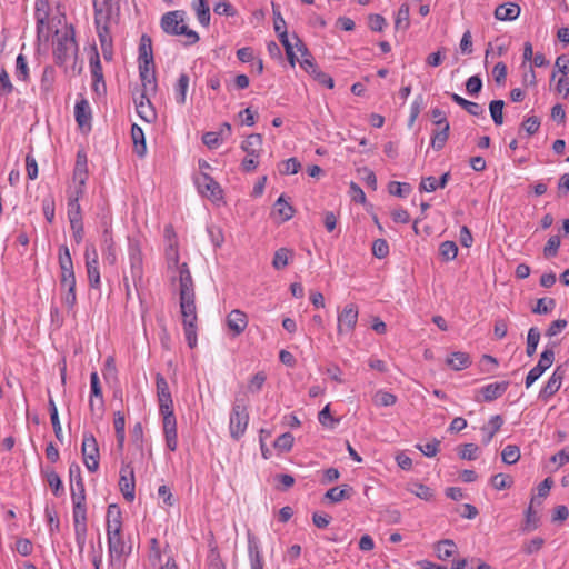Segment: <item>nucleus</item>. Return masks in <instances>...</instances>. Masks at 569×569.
<instances>
[{"mask_svg":"<svg viewBox=\"0 0 569 569\" xmlns=\"http://www.w3.org/2000/svg\"><path fill=\"white\" fill-rule=\"evenodd\" d=\"M179 305L186 340L193 349L197 346V306L194 283L187 263L179 266Z\"/></svg>","mask_w":569,"mask_h":569,"instance_id":"1","label":"nucleus"},{"mask_svg":"<svg viewBox=\"0 0 569 569\" xmlns=\"http://www.w3.org/2000/svg\"><path fill=\"white\" fill-rule=\"evenodd\" d=\"M184 16L186 12L182 10L164 13L161 18V28L168 34L184 36V44L191 46L199 41V34L184 23Z\"/></svg>","mask_w":569,"mask_h":569,"instance_id":"2","label":"nucleus"},{"mask_svg":"<svg viewBox=\"0 0 569 569\" xmlns=\"http://www.w3.org/2000/svg\"><path fill=\"white\" fill-rule=\"evenodd\" d=\"M248 423L249 413L246 400L243 398H236L229 421L231 438L239 440L244 435Z\"/></svg>","mask_w":569,"mask_h":569,"instance_id":"3","label":"nucleus"},{"mask_svg":"<svg viewBox=\"0 0 569 569\" xmlns=\"http://www.w3.org/2000/svg\"><path fill=\"white\" fill-rule=\"evenodd\" d=\"M56 34L53 54L57 63L62 64L77 51V43L72 29L57 31Z\"/></svg>","mask_w":569,"mask_h":569,"instance_id":"4","label":"nucleus"},{"mask_svg":"<svg viewBox=\"0 0 569 569\" xmlns=\"http://www.w3.org/2000/svg\"><path fill=\"white\" fill-rule=\"evenodd\" d=\"M83 463L90 472H96L99 468V447L94 436L91 432H84L81 446Z\"/></svg>","mask_w":569,"mask_h":569,"instance_id":"5","label":"nucleus"},{"mask_svg":"<svg viewBox=\"0 0 569 569\" xmlns=\"http://www.w3.org/2000/svg\"><path fill=\"white\" fill-rule=\"evenodd\" d=\"M358 306L353 302L347 303L338 313V335L353 331L358 322Z\"/></svg>","mask_w":569,"mask_h":569,"instance_id":"6","label":"nucleus"},{"mask_svg":"<svg viewBox=\"0 0 569 569\" xmlns=\"http://www.w3.org/2000/svg\"><path fill=\"white\" fill-rule=\"evenodd\" d=\"M555 361L553 348H546L538 361V363L528 372L526 377V387L529 388L541 375L549 369Z\"/></svg>","mask_w":569,"mask_h":569,"instance_id":"7","label":"nucleus"},{"mask_svg":"<svg viewBox=\"0 0 569 569\" xmlns=\"http://www.w3.org/2000/svg\"><path fill=\"white\" fill-rule=\"evenodd\" d=\"M196 184L202 196L208 197L213 201L222 199V189L209 174L200 173L196 178Z\"/></svg>","mask_w":569,"mask_h":569,"instance_id":"8","label":"nucleus"},{"mask_svg":"<svg viewBox=\"0 0 569 569\" xmlns=\"http://www.w3.org/2000/svg\"><path fill=\"white\" fill-rule=\"evenodd\" d=\"M119 487L127 501L131 502L134 500V472L130 465L122 466Z\"/></svg>","mask_w":569,"mask_h":569,"instance_id":"9","label":"nucleus"},{"mask_svg":"<svg viewBox=\"0 0 569 569\" xmlns=\"http://www.w3.org/2000/svg\"><path fill=\"white\" fill-rule=\"evenodd\" d=\"M300 67L311 74L315 80H317L320 84L326 86L329 89H332L335 86L333 79L328 76L327 73L322 72L318 69L317 64L315 63L313 58H305L302 60H299Z\"/></svg>","mask_w":569,"mask_h":569,"instance_id":"10","label":"nucleus"},{"mask_svg":"<svg viewBox=\"0 0 569 569\" xmlns=\"http://www.w3.org/2000/svg\"><path fill=\"white\" fill-rule=\"evenodd\" d=\"M129 262H130V274L134 282L141 281L143 276L142 269V253L137 243H131L129 247Z\"/></svg>","mask_w":569,"mask_h":569,"instance_id":"11","label":"nucleus"},{"mask_svg":"<svg viewBox=\"0 0 569 569\" xmlns=\"http://www.w3.org/2000/svg\"><path fill=\"white\" fill-rule=\"evenodd\" d=\"M84 257L89 284L91 288L98 289L100 287V272L96 248H92V259H89V248H86Z\"/></svg>","mask_w":569,"mask_h":569,"instance_id":"12","label":"nucleus"},{"mask_svg":"<svg viewBox=\"0 0 569 569\" xmlns=\"http://www.w3.org/2000/svg\"><path fill=\"white\" fill-rule=\"evenodd\" d=\"M228 328L232 331L233 336H240L248 326V317L240 309H233L226 319Z\"/></svg>","mask_w":569,"mask_h":569,"instance_id":"13","label":"nucleus"},{"mask_svg":"<svg viewBox=\"0 0 569 569\" xmlns=\"http://www.w3.org/2000/svg\"><path fill=\"white\" fill-rule=\"evenodd\" d=\"M149 91H142L139 98L134 99L136 109L138 114L147 122H152L156 119V111L148 98Z\"/></svg>","mask_w":569,"mask_h":569,"instance_id":"14","label":"nucleus"},{"mask_svg":"<svg viewBox=\"0 0 569 569\" xmlns=\"http://www.w3.org/2000/svg\"><path fill=\"white\" fill-rule=\"evenodd\" d=\"M563 377L565 370L561 367H557L546 386L541 389L539 397L547 400L553 396L560 389Z\"/></svg>","mask_w":569,"mask_h":569,"instance_id":"15","label":"nucleus"},{"mask_svg":"<svg viewBox=\"0 0 569 569\" xmlns=\"http://www.w3.org/2000/svg\"><path fill=\"white\" fill-rule=\"evenodd\" d=\"M248 553L251 569H263V557L260 551L259 541L254 535L248 532Z\"/></svg>","mask_w":569,"mask_h":569,"instance_id":"16","label":"nucleus"},{"mask_svg":"<svg viewBox=\"0 0 569 569\" xmlns=\"http://www.w3.org/2000/svg\"><path fill=\"white\" fill-rule=\"evenodd\" d=\"M49 19V2L48 0H37L36 1V20H37V31L38 36L46 38L49 37V33L47 32L44 34V28L48 23Z\"/></svg>","mask_w":569,"mask_h":569,"instance_id":"17","label":"nucleus"},{"mask_svg":"<svg viewBox=\"0 0 569 569\" xmlns=\"http://www.w3.org/2000/svg\"><path fill=\"white\" fill-rule=\"evenodd\" d=\"M74 116L76 121L81 129L91 128V108L88 100L82 98L76 103Z\"/></svg>","mask_w":569,"mask_h":569,"instance_id":"18","label":"nucleus"},{"mask_svg":"<svg viewBox=\"0 0 569 569\" xmlns=\"http://www.w3.org/2000/svg\"><path fill=\"white\" fill-rule=\"evenodd\" d=\"M107 537L111 559H120L122 556L130 553L131 546H126L121 533Z\"/></svg>","mask_w":569,"mask_h":569,"instance_id":"19","label":"nucleus"},{"mask_svg":"<svg viewBox=\"0 0 569 569\" xmlns=\"http://www.w3.org/2000/svg\"><path fill=\"white\" fill-rule=\"evenodd\" d=\"M140 78L142 81L143 90L154 93L157 90L156 72L152 64L140 63L139 64Z\"/></svg>","mask_w":569,"mask_h":569,"instance_id":"20","label":"nucleus"},{"mask_svg":"<svg viewBox=\"0 0 569 569\" xmlns=\"http://www.w3.org/2000/svg\"><path fill=\"white\" fill-rule=\"evenodd\" d=\"M509 387L508 381L489 383L480 389L483 401L490 402L501 397Z\"/></svg>","mask_w":569,"mask_h":569,"instance_id":"21","label":"nucleus"},{"mask_svg":"<svg viewBox=\"0 0 569 569\" xmlns=\"http://www.w3.org/2000/svg\"><path fill=\"white\" fill-rule=\"evenodd\" d=\"M520 11L517 3L500 4L495 10V18L501 21H512L519 17Z\"/></svg>","mask_w":569,"mask_h":569,"instance_id":"22","label":"nucleus"},{"mask_svg":"<svg viewBox=\"0 0 569 569\" xmlns=\"http://www.w3.org/2000/svg\"><path fill=\"white\" fill-rule=\"evenodd\" d=\"M262 147V136L252 133L242 142L241 149L249 156L258 158Z\"/></svg>","mask_w":569,"mask_h":569,"instance_id":"23","label":"nucleus"},{"mask_svg":"<svg viewBox=\"0 0 569 569\" xmlns=\"http://www.w3.org/2000/svg\"><path fill=\"white\" fill-rule=\"evenodd\" d=\"M58 260L61 269V277L74 274L72 258L67 246H61L59 248Z\"/></svg>","mask_w":569,"mask_h":569,"instance_id":"24","label":"nucleus"},{"mask_svg":"<svg viewBox=\"0 0 569 569\" xmlns=\"http://www.w3.org/2000/svg\"><path fill=\"white\" fill-rule=\"evenodd\" d=\"M502 425H503V419L500 415L492 416L490 418L488 425L483 426L481 428V431L485 433L482 442L485 445H488L491 441V439L493 438V436L496 435V432H498L500 430Z\"/></svg>","mask_w":569,"mask_h":569,"instance_id":"25","label":"nucleus"},{"mask_svg":"<svg viewBox=\"0 0 569 569\" xmlns=\"http://www.w3.org/2000/svg\"><path fill=\"white\" fill-rule=\"evenodd\" d=\"M131 138L134 144V151L137 156L140 158L144 157L147 152L144 133L142 129L136 123L131 127Z\"/></svg>","mask_w":569,"mask_h":569,"instance_id":"26","label":"nucleus"},{"mask_svg":"<svg viewBox=\"0 0 569 569\" xmlns=\"http://www.w3.org/2000/svg\"><path fill=\"white\" fill-rule=\"evenodd\" d=\"M192 9L196 12L199 23L203 27L210 24V7L207 0H193Z\"/></svg>","mask_w":569,"mask_h":569,"instance_id":"27","label":"nucleus"},{"mask_svg":"<svg viewBox=\"0 0 569 569\" xmlns=\"http://www.w3.org/2000/svg\"><path fill=\"white\" fill-rule=\"evenodd\" d=\"M446 363L453 370H462L470 366V356L466 352H452L446 360Z\"/></svg>","mask_w":569,"mask_h":569,"instance_id":"28","label":"nucleus"},{"mask_svg":"<svg viewBox=\"0 0 569 569\" xmlns=\"http://www.w3.org/2000/svg\"><path fill=\"white\" fill-rule=\"evenodd\" d=\"M352 495V488L348 485H343L342 487H333L329 489L325 497L329 499L331 502H340L345 499H349Z\"/></svg>","mask_w":569,"mask_h":569,"instance_id":"29","label":"nucleus"},{"mask_svg":"<svg viewBox=\"0 0 569 569\" xmlns=\"http://www.w3.org/2000/svg\"><path fill=\"white\" fill-rule=\"evenodd\" d=\"M82 194V190L76 191L74 196H71L68 201V218L70 222L76 220H82L81 208L79 204V198Z\"/></svg>","mask_w":569,"mask_h":569,"instance_id":"30","label":"nucleus"},{"mask_svg":"<svg viewBox=\"0 0 569 569\" xmlns=\"http://www.w3.org/2000/svg\"><path fill=\"white\" fill-rule=\"evenodd\" d=\"M140 63H146V64L153 63L151 39L147 36H142L140 46H139V64Z\"/></svg>","mask_w":569,"mask_h":569,"instance_id":"31","label":"nucleus"},{"mask_svg":"<svg viewBox=\"0 0 569 569\" xmlns=\"http://www.w3.org/2000/svg\"><path fill=\"white\" fill-rule=\"evenodd\" d=\"M410 26V8L407 3H403L398 9L395 28L397 30H407Z\"/></svg>","mask_w":569,"mask_h":569,"instance_id":"32","label":"nucleus"},{"mask_svg":"<svg viewBox=\"0 0 569 569\" xmlns=\"http://www.w3.org/2000/svg\"><path fill=\"white\" fill-rule=\"evenodd\" d=\"M449 130L450 124L446 123L445 127L438 128V130L433 133V137L431 139V146L435 150L439 151L445 147L449 138Z\"/></svg>","mask_w":569,"mask_h":569,"instance_id":"33","label":"nucleus"},{"mask_svg":"<svg viewBox=\"0 0 569 569\" xmlns=\"http://www.w3.org/2000/svg\"><path fill=\"white\" fill-rule=\"evenodd\" d=\"M189 87V77L186 73H181L176 84V101L179 104L186 103L187 90Z\"/></svg>","mask_w":569,"mask_h":569,"instance_id":"34","label":"nucleus"},{"mask_svg":"<svg viewBox=\"0 0 569 569\" xmlns=\"http://www.w3.org/2000/svg\"><path fill=\"white\" fill-rule=\"evenodd\" d=\"M436 552L439 559L446 560L456 552V545L452 540H441L436 545Z\"/></svg>","mask_w":569,"mask_h":569,"instance_id":"35","label":"nucleus"},{"mask_svg":"<svg viewBox=\"0 0 569 569\" xmlns=\"http://www.w3.org/2000/svg\"><path fill=\"white\" fill-rule=\"evenodd\" d=\"M292 257V251L287 248H280L274 252V257L272 260V267L276 270H281L288 266L290 258Z\"/></svg>","mask_w":569,"mask_h":569,"instance_id":"36","label":"nucleus"},{"mask_svg":"<svg viewBox=\"0 0 569 569\" xmlns=\"http://www.w3.org/2000/svg\"><path fill=\"white\" fill-rule=\"evenodd\" d=\"M372 401L377 407H390L397 402V397L388 391L378 390L373 395Z\"/></svg>","mask_w":569,"mask_h":569,"instance_id":"37","label":"nucleus"},{"mask_svg":"<svg viewBox=\"0 0 569 569\" xmlns=\"http://www.w3.org/2000/svg\"><path fill=\"white\" fill-rule=\"evenodd\" d=\"M274 211L281 218V221H288L293 216V208L281 196L274 203Z\"/></svg>","mask_w":569,"mask_h":569,"instance_id":"38","label":"nucleus"},{"mask_svg":"<svg viewBox=\"0 0 569 569\" xmlns=\"http://www.w3.org/2000/svg\"><path fill=\"white\" fill-rule=\"evenodd\" d=\"M503 100H492L489 103L490 116L497 126H501L503 123Z\"/></svg>","mask_w":569,"mask_h":569,"instance_id":"39","label":"nucleus"},{"mask_svg":"<svg viewBox=\"0 0 569 569\" xmlns=\"http://www.w3.org/2000/svg\"><path fill=\"white\" fill-rule=\"evenodd\" d=\"M540 340V331L537 327H531L527 335V348L526 352L529 357L536 353L538 343Z\"/></svg>","mask_w":569,"mask_h":569,"instance_id":"40","label":"nucleus"},{"mask_svg":"<svg viewBox=\"0 0 569 569\" xmlns=\"http://www.w3.org/2000/svg\"><path fill=\"white\" fill-rule=\"evenodd\" d=\"M502 461L507 465H513L520 459V449L516 445H508L501 452Z\"/></svg>","mask_w":569,"mask_h":569,"instance_id":"41","label":"nucleus"},{"mask_svg":"<svg viewBox=\"0 0 569 569\" xmlns=\"http://www.w3.org/2000/svg\"><path fill=\"white\" fill-rule=\"evenodd\" d=\"M87 177V158L84 154L79 152L77 154V163L74 169V179L79 180V183L82 186L84 184Z\"/></svg>","mask_w":569,"mask_h":569,"instance_id":"42","label":"nucleus"},{"mask_svg":"<svg viewBox=\"0 0 569 569\" xmlns=\"http://www.w3.org/2000/svg\"><path fill=\"white\" fill-rule=\"evenodd\" d=\"M389 192L392 196H397L400 198L407 197L411 192V186L406 182L391 181L389 183Z\"/></svg>","mask_w":569,"mask_h":569,"instance_id":"43","label":"nucleus"},{"mask_svg":"<svg viewBox=\"0 0 569 569\" xmlns=\"http://www.w3.org/2000/svg\"><path fill=\"white\" fill-rule=\"evenodd\" d=\"M280 42L284 47L287 58L290 64L293 67L296 63V53L293 51V43L288 38L287 30H282V32L278 33Z\"/></svg>","mask_w":569,"mask_h":569,"instance_id":"44","label":"nucleus"},{"mask_svg":"<svg viewBox=\"0 0 569 569\" xmlns=\"http://www.w3.org/2000/svg\"><path fill=\"white\" fill-rule=\"evenodd\" d=\"M439 251L445 260L450 261L457 257L458 247L453 241H445L440 244Z\"/></svg>","mask_w":569,"mask_h":569,"instance_id":"45","label":"nucleus"},{"mask_svg":"<svg viewBox=\"0 0 569 569\" xmlns=\"http://www.w3.org/2000/svg\"><path fill=\"white\" fill-rule=\"evenodd\" d=\"M533 502H535V498L531 500V503L526 512V523L523 527V530H526V531H531V530L537 529L538 523H539V517L532 508Z\"/></svg>","mask_w":569,"mask_h":569,"instance_id":"46","label":"nucleus"},{"mask_svg":"<svg viewBox=\"0 0 569 569\" xmlns=\"http://www.w3.org/2000/svg\"><path fill=\"white\" fill-rule=\"evenodd\" d=\"M556 306V301L552 298H540L537 301V306L532 309L533 313L537 315H547Z\"/></svg>","mask_w":569,"mask_h":569,"instance_id":"47","label":"nucleus"},{"mask_svg":"<svg viewBox=\"0 0 569 569\" xmlns=\"http://www.w3.org/2000/svg\"><path fill=\"white\" fill-rule=\"evenodd\" d=\"M295 438L290 432H284L279 436L273 446L280 451H289L293 446Z\"/></svg>","mask_w":569,"mask_h":569,"instance_id":"48","label":"nucleus"},{"mask_svg":"<svg viewBox=\"0 0 569 569\" xmlns=\"http://www.w3.org/2000/svg\"><path fill=\"white\" fill-rule=\"evenodd\" d=\"M13 91V84L9 78V74L4 68L0 70V96L7 97Z\"/></svg>","mask_w":569,"mask_h":569,"instance_id":"49","label":"nucleus"},{"mask_svg":"<svg viewBox=\"0 0 569 569\" xmlns=\"http://www.w3.org/2000/svg\"><path fill=\"white\" fill-rule=\"evenodd\" d=\"M389 253V246L385 239H377L372 243V254L378 259H383Z\"/></svg>","mask_w":569,"mask_h":569,"instance_id":"50","label":"nucleus"},{"mask_svg":"<svg viewBox=\"0 0 569 569\" xmlns=\"http://www.w3.org/2000/svg\"><path fill=\"white\" fill-rule=\"evenodd\" d=\"M267 380V376L263 371L257 372L249 381L248 390L252 393L259 392Z\"/></svg>","mask_w":569,"mask_h":569,"instance_id":"51","label":"nucleus"},{"mask_svg":"<svg viewBox=\"0 0 569 569\" xmlns=\"http://www.w3.org/2000/svg\"><path fill=\"white\" fill-rule=\"evenodd\" d=\"M46 478H47V481H48L49 486L51 487L53 493L56 496H58L59 492L62 490V481H61L59 475L53 470H47Z\"/></svg>","mask_w":569,"mask_h":569,"instance_id":"52","label":"nucleus"},{"mask_svg":"<svg viewBox=\"0 0 569 569\" xmlns=\"http://www.w3.org/2000/svg\"><path fill=\"white\" fill-rule=\"evenodd\" d=\"M74 526H87V510L84 503L73 505Z\"/></svg>","mask_w":569,"mask_h":569,"instance_id":"53","label":"nucleus"},{"mask_svg":"<svg viewBox=\"0 0 569 569\" xmlns=\"http://www.w3.org/2000/svg\"><path fill=\"white\" fill-rule=\"evenodd\" d=\"M482 89V80L479 76L470 77L466 82V91L469 96L476 97Z\"/></svg>","mask_w":569,"mask_h":569,"instance_id":"54","label":"nucleus"},{"mask_svg":"<svg viewBox=\"0 0 569 569\" xmlns=\"http://www.w3.org/2000/svg\"><path fill=\"white\" fill-rule=\"evenodd\" d=\"M561 240L559 236H552L548 239L545 248L543 253L547 258L555 257L558 252V249L560 247Z\"/></svg>","mask_w":569,"mask_h":569,"instance_id":"55","label":"nucleus"},{"mask_svg":"<svg viewBox=\"0 0 569 569\" xmlns=\"http://www.w3.org/2000/svg\"><path fill=\"white\" fill-rule=\"evenodd\" d=\"M440 440L433 439L431 442L426 445H417L416 447L426 456V457H435L440 447Z\"/></svg>","mask_w":569,"mask_h":569,"instance_id":"56","label":"nucleus"},{"mask_svg":"<svg viewBox=\"0 0 569 569\" xmlns=\"http://www.w3.org/2000/svg\"><path fill=\"white\" fill-rule=\"evenodd\" d=\"M281 166L280 173L282 174H296L301 168L300 162L296 158L283 161Z\"/></svg>","mask_w":569,"mask_h":569,"instance_id":"57","label":"nucleus"},{"mask_svg":"<svg viewBox=\"0 0 569 569\" xmlns=\"http://www.w3.org/2000/svg\"><path fill=\"white\" fill-rule=\"evenodd\" d=\"M522 129L529 134H535L540 128V119L536 116L528 117L521 124Z\"/></svg>","mask_w":569,"mask_h":569,"instance_id":"58","label":"nucleus"},{"mask_svg":"<svg viewBox=\"0 0 569 569\" xmlns=\"http://www.w3.org/2000/svg\"><path fill=\"white\" fill-rule=\"evenodd\" d=\"M319 422L325 427L333 428L335 423L338 422L337 419H335L331 416L330 406L327 405L318 415Z\"/></svg>","mask_w":569,"mask_h":569,"instance_id":"59","label":"nucleus"},{"mask_svg":"<svg viewBox=\"0 0 569 569\" xmlns=\"http://www.w3.org/2000/svg\"><path fill=\"white\" fill-rule=\"evenodd\" d=\"M74 536L79 553L82 555L87 539V526H74Z\"/></svg>","mask_w":569,"mask_h":569,"instance_id":"60","label":"nucleus"},{"mask_svg":"<svg viewBox=\"0 0 569 569\" xmlns=\"http://www.w3.org/2000/svg\"><path fill=\"white\" fill-rule=\"evenodd\" d=\"M16 72H17V77L18 78H20L22 80H27L28 74H29V68H28V64H27V59L24 58L23 54H19L17 57Z\"/></svg>","mask_w":569,"mask_h":569,"instance_id":"61","label":"nucleus"},{"mask_svg":"<svg viewBox=\"0 0 569 569\" xmlns=\"http://www.w3.org/2000/svg\"><path fill=\"white\" fill-rule=\"evenodd\" d=\"M511 482V478L503 473H497L491 478V483L497 490L509 488Z\"/></svg>","mask_w":569,"mask_h":569,"instance_id":"62","label":"nucleus"},{"mask_svg":"<svg viewBox=\"0 0 569 569\" xmlns=\"http://www.w3.org/2000/svg\"><path fill=\"white\" fill-rule=\"evenodd\" d=\"M213 12L219 16H234L236 10L227 0H221L213 6Z\"/></svg>","mask_w":569,"mask_h":569,"instance_id":"63","label":"nucleus"},{"mask_svg":"<svg viewBox=\"0 0 569 569\" xmlns=\"http://www.w3.org/2000/svg\"><path fill=\"white\" fill-rule=\"evenodd\" d=\"M478 447L475 443H466L461 447L459 456L465 460H475L477 458Z\"/></svg>","mask_w":569,"mask_h":569,"instance_id":"64","label":"nucleus"}]
</instances>
